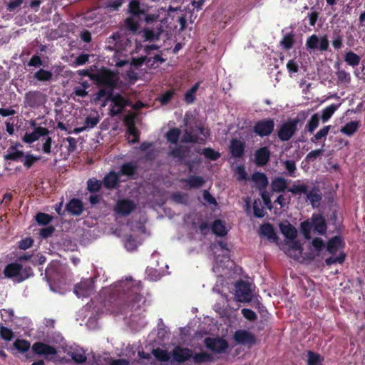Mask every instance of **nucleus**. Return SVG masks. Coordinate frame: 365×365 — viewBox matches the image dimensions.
Listing matches in <instances>:
<instances>
[{
	"label": "nucleus",
	"instance_id": "nucleus-30",
	"mask_svg": "<svg viewBox=\"0 0 365 365\" xmlns=\"http://www.w3.org/2000/svg\"><path fill=\"white\" fill-rule=\"evenodd\" d=\"M287 186V181L282 177H277L271 183L272 190L275 192H283Z\"/></svg>",
	"mask_w": 365,
	"mask_h": 365
},
{
	"label": "nucleus",
	"instance_id": "nucleus-40",
	"mask_svg": "<svg viewBox=\"0 0 365 365\" xmlns=\"http://www.w3.org/2000/svg\"><path fill=\"white\" fill-rule=\"evenodd\" d=\"M341 103L331 104L322 111V120L324 123L327 122L334 113V112L339 108Z\"/></svg>",
	"mask_w": 365,
	"mask_h": 365
},
{
	"label": "nucleus",
	"instance_id": "nucleus-29",
	"mask_svg": "<svg viewBox=\"0 0 365 365\" xmlns=\"http://www.w3.org/2000/svg\"><path fill=\"white\" fill-rule=\"evenodd\" d=\"M252 180L256 184L257 187L259 190L264 189L268 185V178L263 173H254L252 175Z\"/></svg>",
	"mask_w": 365,
	"mask_h": 365
},
{
	"label": "nucleus",
	"instance_id": "nucleus-46",
	"mask_svg": "<svg viewBox=\"0 0 365 365\" xmlns=\"http://www.w3.org/2000/svg\"><path fill=\"white\" fill-rule=\"evenodd\" d=\"M136 17L129 16L125 21V25L128 30L135 33L139 29V21Z\"/></svg>",
	"mask_w": 365,
	"mask_h": 365
},
{
	"label": "nucleus",
	"instance_id": "nucleus-18",
	"mask_svg": "<svg viewBox=\"0 0 365 365\" xmlns=\"http://www.w3.org/2000/svg\"><path fill=\"white\" fill-rule=\"evenodd\" d=\"M66 210L73 216H80L83 210V204L82 201L78 198H72L66 205Z\"/></svg>",
	"mask_w": 365,
	"mask_h": 365
},
{
	"label": "nucleus",
	"instance_id": "nucleus-24",
	"mask_svg": "<svg viewBox=\"0 0 365 365\" xmlns=\"http://www.w3.org/2000/svg\"><path fill=\"white\" fill-rule=\"evenodd\" d=\"M138 165L133 162L123 163L120 166L119 171L120 175H125L132 179H135L134 175L137 173Z\"/></svg>",
	"mask_w": 365,
	"mask_h": 365
},
{
	"label": "nucleus",
	"instance_id": "nucleus-20",
	"mask_svg": "<svg viewBox=\"0 0 365 365\" xmlns=\"http://www.w3.org/2000/svg\"><path fill=\"white\" fill-rule=\"evenodd\" d=\"M23 270L22 264L17 262H11L8 264L4 269V274L6 278L19 277L21 278V272Z\"/></svg>",
	"mask_w": 365,
	"mask_h": 365
},
{
	"label": "nucleus",
	"instance_id": "nucleus-38",
	"mask_svg": "<svg viewBox=\"0 0 365 365\" xmlns=\"http://www.w3.org/2000/svg\"><path fill=\"white\" fill-rule=\"evenodd\" d=\"M212 232L220 237L227 235V230L223 222L220 220H215L212 225Z\"/></svg>",
	"mask_w": 365,
	"mask_h": 365
},
{
	"label": "nucleus",
	"instance_id": "nucleus-52",
	"mask_svg": "<svg viewBox=\"0 0 365 365\" xmlns=\"http://www.w3.org/2000/svg\"><path fill=\"white\" fill-rule=\"evenodd\" d=\"M153 354L160 361H168L170 359L168 351L160 348L154 349L153 350Z\"/></svg>",
	"mask_w": 365,
	"mask_h": 365
},
{
	"label": "nucleus",
	"instance_id": "nucleus-42",
	"mask_svg": "<svg viewBox=\"0 0 365 365\" xmlns=\"http://www.w3.org/2000/svg\"><path fill=\"white\" fill-rule=\"evenodd\" d=\"M344 36L341 33V30H334L332 35V46L336 51L343 47Z\"/></svg>",
	"mask_w": 365,
	"mask_h": 365
},
{
	"label": "nucleus",
	"instance_id": "nucleus-11",
	"mask_svg": "<svg viewBox=\"0 0 365 365\" xmlns=\"http://www.w3.org/2000/svg\"><path fill=\"white\" fill-rule=\"evenodd\" d=\"M94 287V282L92 279L88 278L81 280L79 283L76 284L74 287V293L78 297H88L93 291Z\"/></svg>",
	"mask_w": 365,
	"mask_h": 365
},
{
	"label": "nucleus",
	"instance_id": "nucleus-56",
	"mask_svg": "<svg viewBox=\"0 0 365 365\" xmlns=\"http://www.w3.org/2000/svg\"><path fill=\"white\" fill-rule=\"evenodd\" d=\"M36 220L38 225H46L52 220V217L46 213L38 212L36 215Z\"/></svg>",
	"mask_w": 365,
	"mask_h": 365
},
{
	"label": "nucleus",
	"instance_id": "nucleus-21",
	"mask_svg": "<svg viewBox=\"0 0 365 365\" xmlns=\"http://www.w3.org/2000/svg\"><path fill=\"white\" fill-rule=\"evenodd\" d=\"M120 174L115 171H110L105 175L103 180V185L108 190L115 188L120 182Z\"/></svg>",
	"mask_w": 365,
	"mask_h": 365
},
{
	"label": "nucleus",
	"instance_id": "nucleus-63",
	"mask_svg": "<svg viewBox=\"0 0 365 365\" xmlns=\"http://www.w3.org/2000/svg\"><path fill=\"white\" fill-rule=\"evenodd\" d=\"M0 336L5 341H9L14 337V332L12 331L11 329H10L6 327H1Z\"/></svg>",
	"mask_w": 365,
	"mask_h": 365
},
{
	"label": "nucleus",
	"instance_id": "nucleus-47",
	"mask_svg": "<svg viewBox=\"0 0 365 365\" xmlns=\"http://www.w3.org/2000/svg\"><path fill=\"white\" fill-rule=\"evenodd\" d=\"M103 182L96 178H91L87 181V189L91 192H97L100 191L102 187Z\"/></svg>",
	"mask_w": 365,
	"mask_h": 365
},
{
	"label": "nucleus",
	"instance_id": "nucleus-59",
	"mask_svg": "<svg viewBox=\"0 0 365 365\" xmlns=\"http://www.w3.org/2000/svg\"><path fill=\"white\" fill-rule=\"evenodd\" d=\"M336 75L339 83H349L351 82V76L345 70L338 71L336 72Z\"/></svg>",
	"mask_w": 365,
	"mask_h": 365
},
{
	"label": "nucleus",
	"instance_id": "nucleus-61",
	"mask_svg": "<svg viewBox=\"0 0 365 365\" xmlns=\"http://www.w3.org/2000/svg\"><path fill=\"white\" fill-rule=\"evenodd\" d=\"M175 94L174 89H170L163 93L159 98V101L162 105L168 104Z\"/></svg>",
	"mask_w": 365,
	"mask_h": 365
},
{
	"label": "nucleus",
	"instance_id": "nucleus-45",
	"mask_svg": "<svg viewBox=\"0 0 365 365\" xmlns=\"http://www.w3.org/2000/svg\"><path fill=\"white\" fill-rule=\"evenodd\" d=\"M14 347L21 353H25L31 347V344L26 339H17L13 344Z\"/></svg>",
	"mask_w": 365,
	"mask_h": 365
},
{
	"label": "nucleus",
	"instance_id": "nucleus-50",
	"mask_svg": "<svg viewBox=\"0 0 365 365\" xmlns=\"http://www.w3.org/2000/svg\"><path fill=\"white\" fill-rule=\"evenodd\" d=\"M180 135V129L177 128H173L170 129L167 132L165 136H166V139L168 142H170L173 144H176L179 140Z\"/></svg>",
	"mask_w": 365,
	"mask_h": 365
},
{
	"label": "nucleus",
	"instance_id": "nucleus-7",
	"mask_svg": "<svg viewBox=\"0 0 365 365\" xmlns=\"http://www.w3.org/2000/svg\"><path fill=\"white\" fill-rule=\"evenodd\" d=\"M235 299L240 302H250L252 299L251 284L244 280H239L235 284Z\"/></svg>",
	"mask_w": 365,
	"mask_h": 365
},
{
	"label": "nucleus",
	"instance_id": "nucleus-53",
	"mask_svg": "<svg viewBox=\"0 0 365 365\" xmlns=\"http://www.w3.org/2000/svg\"><path fill=\"white\" fill-rule=\"evenodd\" d=\"M322 361L323 358H322L319 354L312 351H308V365H322Z\"/></svg>",
	"mask_w": 365,
	"mask_h": 365
},
{
	"label": "nucleus",
	"instance_id": "nucleus-4",
	"mask_svg": "<svg viewBox=\"0 0 365 365\" xmlns=\"http://www.w3.org/2000/svg\"><path fill=\"white\" fill-rule=\"evenodd\" d=\"M305 46L308 51L324 53L329 51V41L327 35L319 37L312 34L307 38Z\"/></svg>",
	"mask_w": 365,
	"mask_h": 365
},
{
	"label": "nucleus",
	"instance_id": "nucleus-60",
	"mask_svg": "<svg viewBox=\"0 0 365 365\" xmlns=\"http://www.w3.org/2000/svg\"><path fill=\"white\" fill-rule=\"evenodd\" d=\"M285 169L288 173V175L290 177H296L295 172L297 170L296 163L292 160H285L283 163Z\"/></svg>",
	"mask_w": 365,
	"mask_h": 365
},
{
	"label": "nucleus",
	"instance_id": "nucleus-32",
	"mask_svg": "<svg viewBox=\"0 0 365 365\" xmlns=\"http://www.w3.org/2000/svg\"><path fill=\"white\" fill-rule=\"evenodd\" d=\"M341 243L342 239L341 237L334 236L328 241L327 250L330 254L334 255L337 252Z\"/></svg>",
	"mask_w": 365,
	"mask_h": 365
},
{
	"label": "nucleus",
	"instance_id": "nucleus-2",
	"mask_svg": "<svg viewBox=\"0 0 365 365\" xmlns=\"http://www.w3.org/2000/svg\"><path fill=\"white\" fill-rule=\"evenodd\" d=\"M301 232L306 240L312 238L311 232L324 235L327 230V225L324 217L320 213H313L312 217L300 224Z\"/></svg>",
	"mask_w": 365,
	"mask_h": 365
},
{
	"label": "nucleus",
	"instance_id": "nucleus-8",
	"mask_svg": "<svg viewBox=\"0 0 365 365\" xmlns=\"http://www.w3.org/2000/svg\"><path fill=\"white\" fill-rule=\"evenodd\" d=\"M273 118H267L257 121L253 126V132L261 138L270 135L274 129Z\"/></svg>",
	"mask_w": 365,
	"mask_h": 365
},
{
	"label": "nucleus",
	"instance_id": "nucleus-41",
	"mask_svg": "<svg viewBox=\"0 0 365 365\" xmlns=\"http://www.w3.org/2000/svg\"><path fill=\"white\" fill-rule=\"evenodd\" d=\"M41 158V156H36L31 153H27L24 155L21 162L23 163L24 166L26 169H30L36 162L40 160Z\"/></svg>",
	"mask_w": 365,
	"mask_h": 365
},
{
	"label": "nucleus",
	"instance_id": "nucleus-26",
	"mask_svg": "<svg viewBox=\"0 0 365 365\" xmlns=\"http://www.w3.org/2000/svg\"><path fill=\"white\" fill-rule=\"evenodd\" d=\"M181 142L184 143H204L205 140L200 138L197 134L193 133L192 128H189L185 130L184 134L181 138Z\"/></svg>",
	"mask_w": 365,
	"mask_h": 365
},
{
	"label": "nucleus",
	"instance_id": "nucleus-28",
	"mask_svg": "<svg viewBox=\"0 0 365 365\" xmlns=\"http://www.w3.org/2000/svg\"><path fill=\"white\" fill-rule=\"evenodd\" d=\"M260 232L263 236L272 242H277L278 237L274 231V227L270 223H266L260 226Z\"/></svg>",
	"mask_w": 365,
	"mask_h": 365
},
{
	"label": "nucleus",
	"instance_id": "nucleus-25",
	"mask_svg": "<svg viewBox=\"0 0 365 365\" xmlns=\"http://www.w3.org/2000/svg\"><path fill=\"white\" fill-rule=\"evenodd\" d=\"M24 155V151L19 150L16 146H11L8 148L6 153L4 155V160L19 162L21 161Z\"/></svg>",
	"mask_w": 365,
	"mask_h": 365
},
{
	"label": "nucleus",
	"instance_id": "nucleus-15",
	"mask_svg": "<svg viewBox=\"0 0 365 365\" xmlns=\"http://www.w3.org/2000/svg\"><path fill=\"white\" fill-rule=\"evenodd\" d=\"M172 356L175 361L180 364L192 358V351L189 348L177 346L173 349Z\"/></svg>",
	"mask_w": 365,
	"mask_h": 365
},
{
	"label": "nucleus",
	"instance_id": "nucleus-22",
	"mask_svg": "<svg viewBox=\"0 0 365 365\" xmlns=\"http://www.w3.org/2000/svg\"><path fill=\"white\" fill-rule=\"evenodd\" d=\"M245 150V143L237 139L231 140L230 151L232 157L240 158L243 156Z\"/></svg>",
	"mask_w": 365,
	"mask_h": 365
},
{
	"label": "nucleus",
	"instance_id": "nucleus-36",
	"mask_svg": "<svg viewBox=\"0 0 365 365\" xmlns=\"http://www.w3.org/2000/svg\"><path fill=\"white\" fill-rule=\"evenodd\" d=\"M183 180L187 182L190 188H199L205 183V180L202 177L197 175H190L187 179Z\"/></svg>",
	"mask_w": 365,
	"mask_h": 365
},
{
	"label": "nucleus",
	"instance_id": "nucleus-6",
	"mask_svg": "<svg viewBox=\"0 0 365 365\" xmlns=\"http://www.w3.org/2000/svg\"><path fill=\"white\" fill-rule=\"evenodd\" d=\"M299 121V119L296 118L282 123L277 130L279 139L283 142L289 140L297 130Z\"/></svg>",
	"mask_w": 365,
	"mask_h": 365
},
{
	"label": "nucleus",
	"instance_id": "nucleus-14",
	"mask_svg": "<svg viewBox=\"0 0 365 365\" xmlns=\"http://www.w3.org/2000/svg\"><path fill=\"white\" fill-rule=\"evenodd\" d=\"M33 352L38 356H54L57 354L56 348L43 342L37 341L32 345Z\"/></svg>",
	"mask_w": 365,
	"mask_h": 365
},
{
	"label": "nucleus",
	"instance_id": "nucleus-64",
	"mask_svg": "<svg viewBox=\"0 0 365 365\" xmlns=\"http://www.w3.org/2000/svg\"><path fill=\"white\" fill-rule=\"evenodd\" d=\"M143 37L146 41H154L159 38V34L155 33L153 29L145 28L143 30Z\"/></svg>",
	"mask_w": 365,
	"mask_h": 365
},
{
	"label": "nucleus",
	"instance_id": "nucleus-1",
	"mask_svg": "<svg viewBox=\"0 0 365 365\" xmlns=\"http://www.w3.org/2000/svg\"><path fill=\"white\" fill-rule=\"evenodd\" d=\"M141 289L140 281L134 280L131 277H125L102 290L104 307L112 313H124L128 309L133 310L135 304L145 302L140 294Z\"/></svg>",
	"mask_w": 365,
	"mask_h": 365
},
{
	"label": "nucleus",
	"instance_id": "nucleus-31",
	"mask_svg": "<svg viewBox=\"0 0 365 365\" xmlns=\"http://www.w3.org/2000/svg\"><path fill=\"white\" fill-rule=\"evenodd\" d=\"M307 199L310 202L313 207L318 206L319 202L322 200V195L318 189L313 188L306 193Z\"/></svg>",
	"mask_w": 365,
	"mask_h": 365
},
{
	"label": "nucleus",
	"instance_id": "nucleus-54",
	"mask_svg": "<svg viewBox=\"0 0 365 365\" xmlns=\"http://www.w3.org/2000/svg\"><path fill=\"white\" fill-rule=\"evenodd\" d=\"M319 121V116L317 113L312 115L309 120L306 128L309 133H313L314 130L318 127Z\"/></svg>",
	"mask_w": 365,
	"mask_h": 365
},
{
	"label": "nucleus",
	"instance_id": "nucleus-13",
	"mask_svg": "<svg viewBox=\"0 0 365 365\" xmlns=\"http://www.w3.org/2000/svg\"><path fill=\"white\" fill-rule=\"evenodd\" d=\"M233 338L237 344L242 345H253L256 342L254 334L245 329L237 330Z\"/></svg>",
	"mask_w": 365,
	"mask_h": 365
},
{
	"label": "nucleus",
	"instance_id": "nucleus-5",
	"mask_svg": "<svg viewBox=\"0 0 365 365\" xmlns=\"http://www.w3.org/2000/svg\"><path fill=\"white\" fill-rule=\"evenodd\" d=\"M106 101H110L111 104L109 109V115L111 117L121 114L126 106H130L129 100L124 98L121 94L113 95V92L108 93Z\"/></svg>",
	"mask_w": 365,
	"mask_h": 365
},
{
	"label": "nucleus",
	"instance_id": "nucleus-48",
	"mask_svg": "<svg viewBox=\"0 0 365 365\" xmlns=\"http://www.w3.org/2000/svg\"><path fill=\"white\" fill-rule=\"evenodd\" d=\"M170 199L176 203L182 205L188 204V195L186 193L175 192L171 194Z\"/></svg>",
	"mask_w": 365,
	"mask_h": 365
},
{
	"label": "nucleus",
	"instance_id": "nucleus-49",
	"mask_svg": "<svg viewBox=\"0 0 365 365\" xmlns=\"http://www.w3.org/2000/svg\"><path fill=\"white\" fill-rule=\"evenodd\" d=\"M53 73L51 71L39 69L34 73V78L38 81H49L51 80Z\"/></svg>",
	"mask_w": 365,
	"mask_h": 365
},
{
	"label": "nucleus",
	"instance_id": "nucleus-33",
	"mask_svg": "<svg viewBox=\"0 0 365 365\" xmlns=\"http://www.w3.org/2000/svg\"><path fill=\"white\" fill-rule=\"evenodd\" d=\"M165 59L160 54H155L153 57H148L146 60V66L150 69H155L164 63Z\"/></svg>",
	"mask_w": 365,
	"mask_h": 365
},
{
	"label": "nucleus",
	"instance_id": "nucleus-58",
	"mask_svg": "<svg viewBox=\"0 0 365 365\" xmlns=\"http://www.w3.org/2000/svg\"><path fill=\"white\" fill-rule=\"evenodd\" d=\"M185 151L182 145H178L176 148H173L169 152V155L174 158L182 160L185 157Z\"/></svg>",
	"mask_w": 365,
	"mask_h": 365
},
{
	"label": "nucleus",
	"instance_id": "nucleus-62",
	"mask_svg": "<svg viewBox=\"0 0 365 365\" xmlns=\"http://www.w3.org/2000/svg\"><path fill=\"white\" fill-rule=\"evenodd\" d=\"M127 133L133 136V139L129 141L130 143L134 144L139 142L140 131L138 130L135 125H131L129 128H127Z\"/></svg>",
	"mask_w": 365,
	"mask_h": 365
},
{
	"label": "nucleus",
	"instance_id": "nucleus-19",
	"mask_svg": "<svg viewBox=\"0 0 365 365\" xmlns=\"http://www.w3.org/2000/svg\"><path fill=\"white\" fill-rule=\"evenodd\" d=\"M270 159V151L267 146L262 147L257 150L255 153V163L257 166H264L267 164Z\"/></svg>",
	"mask_w": 365,
	"mask_h": 365
},
{
	"label": "nucleus",
	"instance_id": "nucleus-10",
	"mask_svg": "<svg viewBox=\"0 0 365 365\" xmlns=\"http://www.w3.org/2000/svg\"><path fill=\"white\" fill-rule=\"evenodd\" d=\"M45 101L44 95L39 91H31L26 93L24 97L25 106L35 108L39 107Z\"/></svg>",
	"mask_w": 365,
	"mask_h": 365
},
{
	"label": "nucleus",
	"instance_id": "nucleus-3",
	"mask_svg": "<svg viewBox=\"0 0 365 365\" xmlns=\"http://www.w3.org/2000/svg\"><path fill=\"white\" fill-rule=\"evenodd\" d=\"M90 78L94 81L98 86L108 88V93L113 92L118 83L116 75L110 69L106 68L93 73Z\"/></svg>",
	"mask_w": 365,
	"mask_h": 365
},
{
	"label": "nucleus",
	"instance_id": "nucleus-34",
	"mask_svg": "<svg viewBox=\"0 0 365 365\" xmlns=\"http://www.w3.org/2000/svg\"><path fill=\"white\" fill-rule=\"evenodd\" d=\"M360 126L359 121L352 120L345 124L341 129V132L347 135L348 136H351L357 131Z\"/></svg>",
	"mask_w": 365,
	"mask_h": 365
},
{
	"label": "nucleus",
	"instance_id": "nucleus-55",
	"mask_svg": "<svg viewBox=\"0 0 365 365\" xmlns=\"http://www.w3.org/2000/svg\"><path fill=\"white\" fill-rule=\"evenodd\" d=\"M330 130V125H327L321 128L313 137L311 138V142L317 143V140L325 138Z\"/></svg>",
	"mask_w": 365,
	"mask_h": 365
},
{
	"label": "nucleus",
	"instance_id": "nucleus-51",
	"mask_svg": "<svg viewBox=\"0 0 365 365\" xmlns=\"http://www.w3.org/2000/svg\"><path fill=\"white\" fill-rule=\"evenodd\" d=\"M192 358L196 364L211 361L212 360V356L205 351L195 354V355L192 354Z\"/></svg>",
	"mask_w": 365,
	"mask_h": 365
},
{
	"label": "nucleus",
	"instance_id": "nucleus-37",
	"mask_svg": "<svg viewBox=\"0 0 365 365\" xmlns=\"http://www.w3.org/2000/svg\"><path fill=\"white\" fill-rule=\"evenodd\" d=\"M345 62L352 67L357 66L361 61V57L352 51L346 52L344 55Z\"/></svg>",
	"mask_w": 365,
	"mask_h": 365
},
{
	"label": "nucleus",
	"instance_id": "nucleus-27",
	"mask_svg": "<svg viewBox=\"0 0 365 365\" xmlns=\"http://www.w3.org/2000/svg\"><path fill=\"white\" fill-rule=\"evenodd\" d=\"M280 230L286 238L294 240L297 236V229L290 223L287 222L286 224L281 223L279 225Z\"/></svg>",
	"mask_w": 365,
	"mask_h": 365
},
{
	"label": "nucleus",
	"instance_id": "nucleus-12",
	"mask_svg": "<svg viewBox=\"0 0 365 365\" xmlns=\"http://www.w3.org/2000/svg\"><path fill=\"white\" fill-rule=\"evenodd\" d=\"M136 207L133 201L128 199L118 200L114 211L121 216L129 215Z\"/></svg>",
	"mask_w": 365,
	"mask_h": 365
},
{
	"label": "nucleus",
	"instance_id": "nucleus-23",
	"mask_svg": "<svg viewBox=\"0 0 365 365\" xmlns=\"http://www.w3.org/2000/svg\"><path fill=\"white\" fill-rule=\"evenodd\" d=\"M128 12L130 16L136 17L138 20H143L145 10L141 9L138 0H131L128 5Z\"/></svg>",
	"mask_w": 365,
	"mask_h": 365
},
{
	"label": "nucleus",
	"instance_id": "nucleus-35",
	"mask_svg": "<svg viewBox=\"0 0 365 365\" xmlns=\"http://www.w3.org/2000/svg\"><path fill=\"white\" fill-rule=\"evenodd\" d=\"M294 35L292 32L286 34L279 42L282 48L284 51H289L294 46Z\"/></svg>",
	"mask_w": 365,
	"mask_h": 365
},
{
	"label": "nucleus",
	"instance_id": "nucleus-16",
	"mask_svg": "<svg viewBox=\"0 0 365 365\" xmlns=\"http://www.w3.org/2000/svg\"><path fill=\"white\" fill-rule=\"evenodd\" d=\"M50 130L44 127H36L33 132L26 133L23 140L26 143H32L38 140L41 137H45L49 135Z\"/></svg>",
	"mask_w": 365,
	"mask_h": 365
},
{
	"label": "nucleus",
	"instance_id": "nucleus-39",
	"mask_svg": "<svg viewBox=\"0 0 365 365\" xmlns=\"http://www.w3.org/2000/svg\"><path fill=\"white\" fill-rule=\"evenodd\" d=\"M138 245L139 242L132 235L125 236L124 247L128 251L133 252L136 250Z\"/></svg>",
	"mask_w": 365,
	"mask_h": 365
},
{
	"label": "nucleus",
	"instance_id": "nucleus-44",
	"mask_svg": "<svg viewBox=\"0 0 365 365\" xmlns=\"http://www.w3.org/2000/svg\"><path fill=\"white\" fill-rule=\"evenodd\" d=\"M200 86V82H197L194 84L188 91L185 93L184 100L188 103H192L195 100V93L198 90Z\"/></svg>",
	"mask_w": 365,
	"mask_h": 365
},
{
	"label": "nucleus",
	"instance_id": "nucleus-17",
	"mask_svg": "<svg viewBox=\"0 0 365 365\" xmlns=\"http://www.w3.org/2000/svg\"><path fill=\"white\" fill-rule=\"evenodd\" d=\"M255 5L252 2L245 3L243 2L240 5L237 6L229 16L228 19L239 20L242 18L246 13L254 8Z\"/></svg>",
	"mask_w": 365,
	"mask_h": 365
},
{
	"label": "nucleus",
	"instance_id": "nucleus-43",
	"mask_svg": "<svg viewBox=\"0 0 365 365\" xmlns=\"http://www.w3.org/2000/svg\"><path fill=\"white\" fill-rule=\"evenodd\" d=\"M197 152L210 160H217L220 157V153L211 148H206L202 150L199 149Z\"/></svg>",
	"mask_w": 365,
	"mask_h": 365
},
{
	"label": "nucleus",
	"instance_id": "nucleus-57",
	"mask_svg": "<svg viewBox=\"0 0 365 365\" xmlns=\"http://www.w3.org/2000/svg\"><path fill=\"white\" fill-rule=\"evenodd\" d=\"M288 191L293 195H302L307 192V186L305 184L293 185L292 187L288 188Z\"/></svg>",
	"mask_w": 365,
	"mask_h": 365
},
{
	"label": "nucleus",
	"instance_id": "nucleus-9",
	"mask_svg": "<svg viewBox=\"0 0 365 365\" xmlns=\"http://www.w3.org/2000/svg\"><path fill=\"white\" fill-rule=\"evenodd\" d=\"M206 347L216 353H223L228 349L229 344L227 340L222 337H207L205 339Z\"/></svg>",
	"mask_w": 365,
	"mask_h": 365
}]
</instances>
